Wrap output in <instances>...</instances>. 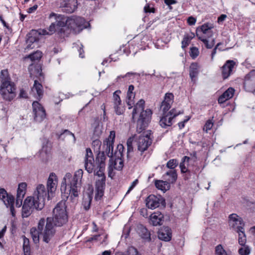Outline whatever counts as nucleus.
I'll list each match as a JSON object with an SVG mask.
<instances>
[{"label": "nucleus", "mask_w": 255, "mask_h": 255, "mask_svg": "<svg viewBox=\"0 0 255 255\" xmlns=\"http://www.w3.org/2000/svg\"><path fill=\"white\" fill-rule=\"evenodd\" d=\"M33 211V209L27 207L26 205H23L22 208V217L23 218H27L31 215Z\"/></svg>", "instance_id": "43"}, {"label": "nucleus", "mask_w": 255, "mask_h": 255, "mask_svg": "<svg viewBox=\"0 0 255 255\" xmlns=\"http://www.w3.org/2000/svg\"><path fill=\"white\" fill-rule=\"evenodd\" d=\"M190 160V158L186 156H184L182 158V161L179 165L180 168L182 173H186L188 171V166Z\"/></svg>", "instance_id": "32"}, {"label": "nucleus", "mask_w": 255, "mask_h": 255, "mask_svg": "<svg viewBox=\"0 0 255 255\" xmlns=\"http://www.w3.org/2000/svg\"><path fill=\"white\" fill-rule=\"evenodd\" d=\"M50 149L51 145L49 141L46 138L44 139L43 140L42 149L39 151V156L42 159L46 158V156L49 152Z\"/></svg>", "instance_id": "26"}, {"label": "nucleus", "mask_w": 255, "mask_h": 255, "mask_svg": "<svg viewBox=\"0 0 255 255\" xmlns=\"http://www.w3.org/2000/svg\"><path fill=\"white\" fill-rule=\"evenodd\" d=\"M57 176L54 173H51L49 175V178L47 180V184H49L52 183H55V185H57Z\"/></svg>", "instance_id": "52"}, {"label": "nucleus", "mask_w": 255, "mask_h": 255, "mask_svg": "<svg viewBox=\"0 0 255 255\" xmlns=\"http://www.w3.org/2000/svg\"><path fill=\"white\" fill-rule=\"evenodd\" d=\"M229 224L236 232L244 229L245 223L242 218L236 214H232L229 216Z\"/></svg>", "instance_id": "13"}, {"label": "nucleus", "mask_w": 255, "mask_h": 255, "mask_svg": "<svg viewBox=\"0 0 255 255\" xmlns=\"http://www.w3.org/2000/svg\"><path fill=\"white\" fill-rule=\"evenodd\" d=\"M194 36L195 34L194 33L192 32L185 34L181 42L182 48L183 49L186 48L189 45L191 40L194 37Z\"/></svg>", "instance_id": "33"}, {"label": "nucleus", "mask_w": 255, "mask_h": 255, "mask_svg": "<svg viewBox=\"0 0 255 255\" xmlns=\"http://www.w3.org/2000/svg\"><path fill=\"white\" fill-rule=\"evenodd\" d=\"M235 93V90L233 88H229L226 91L224 92V105L226 104V106H228V103H226V101L232 98Z\"/></svg>", "instance_id": "36"}, {"label": "nucleus", "mask_w": 255, "mask_h": 255, "mask_svg": "<svg viewBox=\"0 0 255 255\" xmlns=\"http://www.w3.org/2000/svg\"><path fill=\"white\" fill-rule=\"evenodd\" d=\"M236 66L233 60H227L224 64V79L228 78L233 73Z\"/></svg>", "instance_id": "25"}, {"label": "nucleus", "mask_w": 255, "mask_h": 255, "mask_svg": "<svg viewBox=\"0 0 255 255\" xmlns=\"http://www.w3.org/2000/svg\"><path fill=\"white\" fill-rule=\"evenodd\" d=\"M115 138V131H111L109 137L103 143V148L104 150L103 151H105V154L110 157V158L114 155L113 149Z\"/></svg>", "instance_id": "11"}, {"label": "nucleus", "mask_w": 255, "mask_h": 255, "mask_svg": "<svg viewBox=\"0 0 255 255\" xmlns=\"http://www.w3.org/2000/svg\"><path fill=\"white\" fill-rule=\"evenodd\" d=\"M155 187L162 191H166V188L168 187V182L162 180H156L155 181Z\"/></svg>", "instance_id": "37"}, {"label": "nucleus", "mask_w": 255, "mask_h": 255, "mask_svg": "<svg viewBox=\"0 0 255 255\" xmlns=\"http://www.w3.org/2000/svg\"><path fill=\"white\" fill-rule=\"evenodd\" d=\"M31 90L34 94H36V97L37 99H40L41 98L43 95L42 86L37 80L34 81V83Z\"/></svg>", "instance_id": "28"}, {"label": "nucleus", "mask_w": 255, "mask_h": 255, "mask_svg": "<svg viewBox=\"0 0 255 255\" xmlns=\"http://www.w3.org/2000/svg\"><path fill=\"white\" fill-rule=\"evenodd\" d=\"M222 45V43L221 42H219L217 43L215 47L213 50L212 53H211V61H213L214 59V56L215 55L216 53L217 49H218L219 50L221 51V49L220 48V46Z\"/></svg>", "instance_id": "62"}, {"label": "nucleus", "mask_w": 255, "mask_h": 255, "mask_svg": "<svg viewBox=\"0 0 255 255\" xmlns=\"http://www.w3.org/2000/svg\"><path fill=\"white\" fill-rule=\"evenodd\" d=\"M0 200L3 201L7 208H9L10 211L12 216H15L14 208V198L13 195L8 194L3 188L0 189Z\"/></svg>", "instance_id": "10"}, {"label": "nucleus", "mask_w": 255, "mask_h": 255, "mask_svg": "<svg viewBox=\"0 0 255 255\" xmlns=\"http://www.w3.org/2000/svg\"><path fill=\"white\" fill-rule=\"evenodd\" d=\"M34 196L40 201V199L42 200L43 204H45V200L48 199V190H46L45 186L42 184H39L36 188V191H35Z\"/></svg>", "instance_id": "22"}, {"label": "nucleus", "mask_w": 255, "mask_h": 255, "mask_svg": "<svg viewBox=\"0 0 255 255\" xmlns=\"http://www.w3.org/2000/svg\"><path fill=\"white\" fill-rule=\"evenodd\" d=\"M135 74V73H133V72H128L125 75L118 76L116 78V79H115V82H119L122 79H124V78H125L126 77H129L130 76L134 75Z\"/></svg>", "instance_id": "60"}, {"label": "nucleus", "mask_w": 255, "mask_h": 255, "mask_svg": "<svg viewBox=\"0 0 255 255\" xmlns=\"http://www.w3.org/2000/svg\"><path fill=\"white\" fill-rule=\"evenodd\" d=\"M85 168L89 173H92L94 171V159L91 149L89 148L86 149V153L85 156Z\"/></svg>", "instance_id": "19"}, {"label": "nucleus", "mask_w": 255, "mask_h": 255, "mask_svg": "<svg viewBox=\"0 0 255 255\" xmlns=\"http://www.w3.org/2000/svg\"><path fill=\"white\" fill-rule=\"evenodd\" d=\"M106 179L103 177L102 179H97L95 184V197L96 200H100L103 196L104 194V190L105 188Z\"/></svg>", "instance_id": "20"}, {"label": "nucleus", "mask_w": 255, "mask_h": 255, "mask_svg": "<svg viewBox=\"0 0 255 255\" xmlns=\"http://www.w3.org/2000/svg\"><path fill=\"white\" fill-rule=\"evenodd\" d=\"M96 157L97 162L98 163V166L101 167H105V160L106 156L105 154V151H98Z\"/></svg>", "instance_id": "31"}, {"label": "nucleus", "mask_w": 255, "mask_h": 255, "mask_svg": "<svg viewBox=\"0 0 255 255\" xmlns=\"http://www.w3.org/2000/svg\"><path fill=\"white\" fill-rule=\"evenodd\" d=\"M92 201V198L90 196L88 195L87 197H84L82 202V205L84 209L86 211H88L91 206V203Z\"/></svg>", "instance_id": "41"}, {"label": "nucleus", "mask_w": 255, "mask_h": 255, "mask_svg": "<svg viewBox=\"0 0 255 255\" xmlns=\"http://www.w3.org/2000/svg\"><path fill=\"white\" fill-rule=\"evenodd\" d=\"M102 132V127L99 124L96 125L94 130V135L96 137H99Z\"/></svg>", "instance_id": "56"}, {"label": "nucleus", "mask_w": 255, "mask_h": 255, "mask_svg": "<svg viewBox=\"0 0 255 255\" xmlns=\"http://www.w3.org/2000/svg\"><path fill=\"white\" fill-rule=\"evenodd\" d=\"M199 73V65L197 63H192L189 67V75L192 82H195Z\"/></svg>", "instance_id": "27"}, {"label": "nucleus", "mask_w": 255, "mask_h": 255, "mask_svg": "<svg viewBox=\"0 0 255 255\" xmlns=\"http://www.w3.org/2000/svg\"><path fill=\"white\" fill-rule=\"evenodd\" d=\"M240 255H249L251 253V249L248 246H244L238 250Z\"/></svg>", "instance_id": "46"}, {"label": "nucleus", "mask_w": 255, "mask_h": 255, "mask_svg": "<svg viewBox=\"0 0 255 255\" xmlns=\"http://www.w3.org/2000/svg\"><path fill=\"white\" fill-rule=\"evenodd\" d=\"M199 51L197 47H193L190 48V55L193 58H196L199 55Z\"/></svg>", "instance_id": "54"}, {"label": "nucleus", "mask_w": 255, "mask_h": 255, "mask_svg": "<svg viewBox=\"0 0 255 255\" xmlns=\"http://www.w3.org/2000/svg\"><path fill=\"white\" fill-rule=\"evenodd\" d=\"M138 182V181L137 179H135V180H134L132 182L130 187H129L126 194H128L134 188V187L137 184Z\"/></svg>", "instance_id": "64"}, {"label": "nucleus", "mask_w": 255, "mask_h": 255, "mask_svg": "<svg viewBox=\"0 0 255 255\" xmlns=\"http://www.w3.org/2000/svg\"><path fill=\"white\" fill-rule=\"evenodd\" d=\"M124 147L123 144H119L117 145V149L114 152V155L109 160V170L112 171L114 169L118 170L122 169L124 166L123 152Z\"/></svg>", "instance_id": "6"}, {"label": "nucleus", "mask_w": 255, "mask_h": 255, "mask_svg": "<svg viewBox=\"0 0 255 255\" xmlns=\"http://www.w3.org/2000/svg\"><path fill=\"white\" fill-rule=\"evenodd\" d=\"M42 53L41 51L37 50L36 51L29 54L27 58H29L32 61H38L42 57Z\"/></svg>", "instance_id": "40"}, {"label": "nucleus", "mask_w": 255, "mask_h": 255, "mask_svg": "<svg viewBox=\"0 0 255 255\" xmlns=\"http://www.w3.org/2000/svg\"><path fill=\"white\" fill-rule=\"evenodd\" d=\"M77 0H62L60 3V7L63 11L66 13H72L77 9Z\"/></svg>", "instance_id": "17"}, {"label": "nucleus", "mask_w": 255, "mask_h": 255, "mask_svg": "<svg viewBox=\"0 0 255 255\" xmlns=\"http://www.w3.org/2000/svg\"><path fill=\"white\" fill-rule=\"evenodd\" d=\"M101 144V141L99 139H95L93 141L92 146L95 152H98L100 151Z\"/></svg>", "instance_id": "51"}, {"label": "nucleus", "mask_w": 255, "mask_h": 255, "mask_svg": "<svg viewBox=\"0 0 255 255\" xmlns=\"http://www.w3.org/2000/svg\"><path fill=\"white\" fill-rule=\"evenodd\" d=\"M33 114L34 120L38 123L42 122L46 118L45 110L42 106L37 101L32 103Z\"/></svg>", "instance_id": "12"}, {"label": "nucleus", "mask_w": 255, "mask_h": 255, "mask_svg": "<svg viewBox=\"0 0 255 255\" xmlns=\"http://www.w3.org/2000/svg\"><path fill=\"white\" fill-rule=\"evenodd\" d=\"M27 185L25 183L22 182L18 185V187L17 191V196L20 197H24L25 194V190Z\"/></svg>", "instance_id": "38"}, {"label": "nucleus", "mask_w": 255, "mask_h": 255, "mask_svg": "<svg viewBox=\"0 0 255 255\" xmlns=\"http://www.w3.org/2000/svg\"><path fill=\"white\" fill-rule=\"evenodd\" d=\"M163 215L159 212L152 213L150 217V223L154 226L161 225L163 220Z\"/></svg>", "instance_id": "24"}, {"label": "nucleus", "mask_w": 255, "mask_h": 255, "mask_svg": "<svg viewBox=\"0 0 255 255\" xmlns=\"http://www.w3.org/2000/svg\"><path fill=\"white\" fill-rule=\"evenodd\" d=\"M174 95L172 93H166L165 94L164 100L163 102L172 103L173 101Z\"/></svg>", "instance_id": "58"}, {"label": "nucleus", "mask_w": 255, "mask_h": 255, "mask_svg": "<svg viewBox=\"0 0 255 255\" xmlns=\"http://www.w3.org/2000/svg\"><path fill=\"white\" fill-rule=\"evenodd\" d=\"M23 205L33 210L35 209L37 210H42L44 206L42 200L40 199L39 201L34 196L27 197L24 201Z\"/></svg>", "instance_id": "16"}, {"label": "nucleus", "mask_w": 255, "mask_h": 255, "mask_svg": "<svg viewBox=\"0 0 255 255\" xmlns=\"http://www.w3.org/2000/svg\"><path fill=\"white\" fill-rule=\"evenodd\" d=\"M172 103H166L165 102H162L161 105V109L163 112V114H165L167 111L171 108V106Z\"/></svg>", "instance_id": "53"}, {"label": "nucleus", "mask_w": 255, "mask_h": 255, "mask_svg": "<svg viewBox=\"0 0 255 255\" xmlns=\"http://www.w3.org/2000/svg\"><path fill=\"white\" fill-rule=\"evenodd\" d=\"M83 46L80 42H77L74 43L73 48H75L79 52V57L81 58H84V55L83 54L84 50L83 49Z\"/></svg>", "instance_id": "47"}, {"label": "nucleus", "mask_w": 255, "mask_h": 255, "mask_svg": "<svg viewBox=\"0 0 255 255\" xmlns=\"http://www.w3.org/2000/svg\"><path fill=\"white\" fill-rule=\"evenodd\" d=\"M121 93L120 90H117L113 94L114 105L121 104L122 101L119 96V94Z\"/></svg>", "instance_id": "48"}, {"label": "nucleus", "mask_w": 255, "mask_h": 255, "mask_svg": "<svg viewBox=\"0 0 255 255\" xmlns=\"http://www.w3.org/2000/svg\"><path fill=\"white\" fill-rule=\"evenodd\" d=\"M244 87L248 92H255V71H252L246 75Z\"/></svg>", "instance_id": "18"}, {"label": "nucleus", "mask_w": 255, "mask_h": 255, "mask_svg": "<svg viewBox=\"0 0 255 255\" xmlns=\"http://www.w3.org/2000/svg\"><path fill=\"white\" fill-rule=\"evenodd\" d=\"M183 113V112L179 111L177 112L175 109H172L168 114L170 116H172L173 117V119L175 118L176 116L180 114H182Z\"/></svg>", "instance_id": "61"}, {"label": "nucleus", "mask_w": 255, "mask_h": 255, "mask_svg": "<svg viewBox=\"0 0 255 255\" xmlns=\"http://www.w3.org/2000/svg\"><path fill=\"white\" fill-rule=\"evenodd\" d=\"M144 104L145 102L143 100H140L134 106L132 113V119L135 118L136 115L140 114L136 126V131L139 133L141 132L147 127L152 114L151 111L149 109L144 110Z\"/></svg>", "instance_id": "2"}, {"label": "nucleus", "mask_w": 255, "mask_h": 255, "mask_svg": "<svg viewBox=\"0 0 255 255\" xmlns=\"http://www.w3.org/2000/svg\"><path fill=\"white\" fill-rule=\"evenodd\" d=\"M83 171L82 169L77 170L72 178V175L70 173H67L63 180L66 182V180H69L70 183L68 186L70 187V194L71 196L76 197L78 196V193L80 190L81 186V179L83 177Z\"/></svg>", "instance_id": "5"}, {"label": "nucleus", "mask_w": 255, "mask_h": 255, "mask_svg": "<svg viewBox=\"0 0 255 255\" xmlns=\"http://www.w3.org/2000/svg\"><path fill=\"white\" fill-rule=\"evenodd\" d=\"M134 139V137H129L127 141V157L128 160L130 158L131 156L130 153L133 151V147H132V142Z\"/></svg>", "instance_id": "35"}, {"label": "nucleus", "mask_w": 255, "mask_h": 255, "mask_svg": "<svg viewBox=\"0 0 255 255\" xmlns=\"http://www.w3.org/2000/svg\"><path fill=\"white\" fill-rule=\"evenodd\" d=\"M0 78L1 79V83L4 81H11V78L9 76L8 70L6 69L2 70L0 72Z\"/></svg>", "instance_id": "39"}, {"label": "nucleus", "mask_w": 255, "mask_h": 255, "mask_svg": "<svg viewBox=\"0 0 255 255\" xmlns=\"http://www.w3.org/2000/svg\"><path fill=\"white\" fill-rule=\"evenodd\" d=\"M45 221L44 219H41L38 224L37 229L35 228H32L30 230V234L33 242L37 243L39 241V235H41L43 240V233L44 232Z\"/></svg>", "instance_id": "14"}, {"label": "nucleus", "mask_w": 255, "mask_h": 255, "mask_svg": "<svg viewBox=\"0 0 255 255\" xmlns=\"http://www.w3.org/2000/svg\"><path fill=\"white\" fill-rule=\"evenodd\" d=\"M213 126V123L211 120H208L205 123L203 130L206 131V132L208 131V130H210Z\"/></svg>", "instance_id": "59"}, {"label": "nucleus", "mask_w": 255, "mask_h": 255, "mask_svg": "<svg viewBox=\"0 0 255 255\" xmlns=\"http://www.w3.org/2000/svg\"><path fill=\"white\" fill-rule=\"evenodd\" d=\"M57 185H55V183H52L49 184H47V189L48 190V200L50 199V194L51 196L55 192L56 189Z\"/></svg>", "instance_id": "45"}, {"label": "nucleus", "mask_w": 255, "mask_h": 255, "mask_svg": "<svg viewBox=\"0 0 255 255\" xmlns=\"http://www.w3.org/2000/svg\"><path fill=\"white\" fill-rule=\"evenodd\" d=\"M128 255H141L136 249L133 247H130L128 250Z\"/></svg>", "instance_id": "57"}, {"label": "nucleus", "mask_w": 255, "mask_h": 255, "mask_svg": "<svg viewBox=\"0 0 255 255\" xmlns=\"http://www.w3.org/2000/svg\"><path fill=\"white\" fill-rule=\"evenodd\" d=\"M158 238L166 242L169 241L172 237L171 230L168 227H164L158 232Z\"/></svg>", "instance_id": "23"}, {"label": "nucleus", "mask_w": 255, "mask_h": 255, "mask_svg": "<svg viewBox=\"0 0 255 255\" xmlns=\"http://www.w3.org/2000/svg\"><path fill=\"white\" fill-rule=\"evenodd\" d=\"M89 25L84 18L80 16L72 15L68 17V27L75 32H79Z\"/></svg>", "instance_id": "8"}, {"label": "nucleus", "mask_w": 255, "mask_h": 255, "mask_svg": "<svg viewBox=\"0 0 255 255\" xmlns=\"http://www.w3.org/2000/svg\"><path fill=\"white\" fill-rule=\"evenodd\" d=\"M213 28L212 24L207 23L197 29L196 35L198 39L201 40L208 49L212 48L215 44V38L213 37Z\"/></svg>", "instance_id": "4"}, {"label": "nucleus", "mask_w": 255, "mask_h": 255, "mask_svg": "<svg viewBox=\"0 0 255 255\" xmlns=\"http://www.w3.org/2000/svg\"><path fill=\"white\" fill-rule=\"evenodd\" d=\"M178 164V161L176 159H170L166 164V166L171 169H174Z\"/></svg>", "instance_id": "49"}, {"label": "nucleus", "mask_w": 255, "mask_h": 255, "mask_svg": "<svg viewBox=\"0 0 255 255\" xmlns=\"http://www.w3.org/2000/svg\"><path fill=\"white\" fill-rule=\"evenodd\" d=\"M135 97L134 93H128L127 96V104L129 106L128 109H131L134 104L133 100Z\"/></svg>", "instance_id": "42"}, {"label": "nucleus", "mask_w": 255, "mask_h": 255, "mask_svg": "<svg viewBox=\"0 0 255 255\" xmlns=\"http://www.w3.org/2000/svg\"><path fill=\"white\" fill-rule=\"evenodd\" d=\"M164 201L162 198L154 195H150L146 200V206L151 209H154L160 206L162 202Z\"/></svg>", "instance_id": "21"}, {"label": "nucleus", "mask_w": 255, "mask_h": 255, "mask_svg": "<svg viewBox=\"0 0 255 255\" xmlns=\"http://www.w3.org/2000/svg\"><path fill=\"white\" fill-rule=\"evenodd\" d=\"M166 175L169 176L170 177V179H168L169 182H174L177 179V173L175 170H171L169 171H167L166 173Z\"/></svg>", "instance_id": "44"}, {"label": "nucleus", "mask_w": 255, "mask_h": 255, "mask_svg": "<svg viewBox=\"0 0 255 255\" xmlns=\"http://www.w3.org/2000/svg\"><path fill=\"white\" fill-rule=\"evenodd\" d=\"M49 17L51 19L54 18L55 21L50 25L48 28L49 31L46 32V30H45L44 34L51 35L56 31H58L59 36L61 37H64L65 34L64 29L65 28L66 26L68 25V17L53 12L50 13Z\"/></svg>", "instance_id": "3"}, {"label": "nucleus", "mask_w": 255, "mask_h": 255, "mask_svg": "<svg viewBox=\"0 0 255 255\" xmlns=\"http://www.w3.org/2000/svg\"><path fill=\"white\" fill-rule=\"evenodd\" d=\"M236 232L238 234L239 244L242 246H246L247 238L245 233V229L237 231Z\"/></svg>", "instance_id": "34"}, {"label": "nucleus", "mask_w": 255, "mask_h": 255, "mask_svg": "<svg viewBox=\"0 0 255 255\" xmlns=\"http://www.w3.org/2000/svg\"><path fill=\"white\" fill-rule=\"evenodd\" d=\"M151 130H147L140 135L136 140L138 150L141 152L147 149L152 143Z\"/></svg>", "instance_id": "9"}, {"label": "nucleus", "mask_w": 255, "mask_h": 255, "mask_svg": "<svg viewBox=\"0 0 255 255\" xmlns=\"http://www.w3.org/2000/svg\"><path fill=\"white\" fill-rule=\"evenodd\" d=\"M65 201L59 202L53 209V217H48L43 233V241L50 244L55 233L54 227H61L68 221V215L66 212Z\"/></svg>", "instance_id": "1"}, {"label": "nucleus", "mask_w": 255, "mask_h": 255, "mask_svg": "<svg viewBox=\"0 0 255 255\" xmlns=\"http://www.w3.org/2000/svg\"><path fill=\"white\" fill-rule=\"evenodd\" d=\"M98 167L99 169L95 173V174L98 177V179H103V177H104V179H106V176L104 173L105 167H101V166Z\"/></svg>", "instance_id": "55"}, {"label": "nucleus", "mask_w": 255, "mask_h": 255, "mask_svg": "<svg viewBox=\"0 0 255 255\" xmlns=\"http://www.w3.org/2000/svg\"><path fill=\"white\" fill-rule=\"evenodd\" d=\"M16 85L12 81H7L1 83L0 87V94L2 98L10 101L16 96Z\"/></svg>", "instance_id": "7"}, {"label": "nucleus", "mask_w": 255, "mask_h": 255, "mask_svg": "<svg viewBox=\"0 0 255 255\" xmlns=\"http://www.w3.org/2000/svg\"><path fill=\"white\" fill-rule=\"evenodd\" d=\"M39 33L37 31L32 30L27 34V39L26 41L27 46L25 48V51H27L29 49L34 48L37 46Z\"/></svg>", "instance_id": "15"}, {"label": "nucleus", "mask_w": 255, "mask_h": 255, "mask_svg": "<svg viewBox=\"0 0 255 255\" xmlns=\"http://www.w3.org/2000/svg\"><path fill=\"white\" fill-rule=\"evenodd\" d=\"M215 252L217 255H223V247L222 245H219L216 247Z\"/></svg>", "instance_id": "63"}, {"label": "nucleus", "mask_w": 255, "mask_h": 255, "mask_svg": "<svg viewBox=\"0 0 255 255\" xmlns=\"http://www.w3.org/2000/svg\"><path fill=\"white\" fill-rule=\"evenodd\" d=\"M172 120L173 117L172 116H170L168 113L166 115L165 114L159 121L160 125L164 128L170 127L172 124Z\"/></svg>", "instance_id": "29"}, {"label": "nucleus", "mask_w": 255, "mask_h": 255, "mask_svg": "<svg viewBox=\"0 0 255 255\" xmlns=\"http://www.w3.org/2000/svg\"><path fill=\"white\" fill-rule=\"evenodd\" d=\"M138 232L139 236L144 241L150 242L151 241L150 233L145 227L141 226L138 228Z\"/></svg>", "instance_id": "30"}, {"label": "nucleus", "mask_w": 255, "mask_h": 255, "mask_svg": "<svg viewBox=\"0 0 255 255\" xmlns=\"http://www.w3.org/2000/svg\"><path fill=\"white\" fill-rule=\"evenodd\" d=\"M115 112L118 115H122L125 111L124 107L121 104L114 105Z\"/></svg>", "instance_id": "50"}]
</instances>
